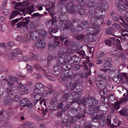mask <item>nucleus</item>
Wrapping results in <instances>:
<instances>
[{"label": "nucleus", "mask_w": 128, "mask_h": 128, "mask_svg": "<svg viewBox=\"0 0 128 128\" xmlns=\"http://www.w3.org/2000/svg\"><path fill=\"white\" fill-rule=\"evenodd\" d=\"M54 91V90L53 89L51 90H46L44 92L45 93V94L44 95L43 94L42 95L44 96H46L47 95L50 94L52 93Z\"/></svg>", "instance_id": "40"}, {"label": "nucleus", "mask_w": 128, "mask_h": 128, "mask_svg": "<svg viewBox=\"0 0 128 128\" xmlns=\"http://www.w3.org/2000/svg\"><path fill=\"white\" fill-rule=\"evenodd\" d=\"M29 12L30 13L32 14L33 12L35 10L34 8L33 5L27 8Z\"/></svg>", "instance_id": "46"}, {"label": "nucleus", "mask_w": 128, "mask_h": 128, "mask_svg": "<svg viewBox=\"0 0 128 128\" xmlns=\"http://www.w3.org/2000/svg\"><path fill=\"white\" fill-rule=\"evenodd\" d=\"M19 13V12L17 10H14L12 14L10 16L9 19H12L15 16L17 15Z\"/></svg>", "instance_id": "33"}, {"label": "nucleus", "mask_w": 128, "mask_h": 128, "mask_svg": "<svg viewBox=\"0 0 128 128\" xmlns=\"http://www.w3.org/2000/svg\"><path fill=\"white\" fill-rule=\"evenodd\" d=\"M18 60L20 61H25L26 62H30V60L26 56H20L18 58Z\"/></svg>", "instance_id": "26"}, {"label": "nucleus", "mask_w": 128, "mask_h": 128, "mask_svg": "<svg viewBox=\"0 0 128 128\" xmlns=\"http://www.w3.org/2000/svg\"><path fill=\"white\" fill-rule=\"evenodd\" d=\"M114 31L113 28L112 27H110L106 30V32L107 34H111Z\"/></svg>", "instance_id": "35"}, {"label": "nucleus", "mask_w": 128, "mask_h": 128, "mask_svg": "<svg viewBox=\"0 0 128 128\" xmlns=\"http://www.w3.org/2000/svg\"><path fill=\"white\" fill-rule=\"evenodd\" d=\"M120 104L119 102L117 101V102H115L114 104L112 105V106L115 110H118L120 108Z\"/></svg>", "instance_id": "25"}, {"label": "nucleus", "mask_w": 128, "mask_h": 128, "mask_svg": "<svg viewBox=\"0 0 128 128\" xmlns=\"http://www.w3.org/2000/svg\"><path fill=\"white\" fill-rule=\"evenodd\" d=\"M65 59L66 63L67 62H70L72 60V56L70 55L66 54Z\"/></svg>", "instance_id": "42"}, {"label": "nucleus", "mask_w": 128, "mask_h": 128, "mask_svg": "<svg viewBox=\"0 0 128 128\" xmlns=\"http://www.w3.org/2000/svg\"><path fill=\"white\" fill-rule=\"evenodd\" d=\"M108 7L106 4L100 2L96 4V7L94 9L90 8L89 10L88 16L89 18H91L90 23L92 25L90 26L89 30L96 34H97L99 32V31L95 27V24L96 23L98 25H101L103 23L104 20L101 16H98V13L100 12H101L102 10H107Z\"/></svg>", "instance_id": "1"}, {"label": "nucleus", "mask_w": 128, "mask_h": 128, "mask_svg": "<svg viewBox=\"0 0 128 128\" xmlns=\"http://www.w3.org/2000/svg\"><path fill=\"white\" fill-rule=\"evenodd\" d=\"M52 38L54 40V42L53 45L54 46H52V45H51V46L52 47H55L56 46H57L58 45L60 44V41H61L62 42L66 38L65 37L56 36H52Z\"/></svg>", "instance_id": "5"}, {"label": "nucleus", "mask_w": 128, "mask_h": 128, "mask_svg": "<svg viewBox=\"0 0 128 128\" xmlns=\"http://www.w3.org/2000/svg\"><path fill=\"white\" fill-rule=\"evenodd\" d=\"M114 42V40L113 38L110 39L109 40H107L104 41V43L105 44L110 46L112 44H113Z\"/></svg>", "instance_id": "22"}, {"label": "nucleus", "mask_w": 128, "mask_h": 128, "mask_svg": "<svg viewBox=\"0 0 128 128\" xmlns=\"http://www.w3.org/2000/svg\"><path fill=\"white\" fill-rule=\"evenodd\" d=\"M87 4L89 8H93L95 6V2L92 0H90L88 2Z\"/></svg>", "instance_id": "21"}, {"label": "nucleus", "mask_w": 128, "mask_h": 128, "mask_svg": "<svg viewBox=\"0 0 128 128\" xmlns=\"http://www.w3.org/2000/svg\"><path fill=\"white\" fill-rule=\"evenodd\" d=\"M20 99V98L18 96L16 95L14 96L13 100L14 102H18Z\"/></svg>", "instance_id": "52"}, {"label": "nucleus", "mask_w": 128, "mask_h": 128, "mask_svg": "<svg viewBox=\"0 0 128 128\" xmlns=\"http://www.w3.org/2000/svg\"><path fill=\"white\" fill-rule=\"evenodd\" d=\"M72 75V71L70 70H66L62 72L61 75L62 79L65 81L66 79L71 77Z\"/></svg>", "instance_id": "4"}, {"label": "nucleus", "mask_w": 128, "mask_h": 128, "mask_svg": "<svg viewBox=\"0 0 128 128\" xmlns=\"http://www.w3.org/2000/svg\"><path fill=\"white\" fill-rule=\"evenodd\" d=\"M28 58L30 60V61H32L34 60H37L36 56L35 55H33L30 58Z\"/></svg>", "instance_id": "60"}, {"label": "nucleus", "mask_w": 128, "mask_h": 128, "mask_svg": "<svg viewBox=\"0 0 128 128\" xmlns=\"http://www.w3.org/2000/svg\"><path fill=\"white\" fill-rule=\"evenodd\" d=\"M58 30L56 29L53 28H50L49 29V33L50 34H51L52 32L56 33L58 32Z\"/></svg>", "instance_id": "48"}, {"label": "nucleus", "mask_w": 128, "mask_h": 128, "mask_svg": "<svg viewBox=\"0 0 128 128\" xmlns=\"http://www.w3.org/2000/svg\"><path fill=\"white\" fill-rule=\"evenodd\" d=\"M4 81L6 82L8 85L12 86L13 84V82H10V81L8 80L7 78H3V80L1 81V84H5V83L4 82Z\"/></svg>", "instance_id": "24"}, {"label": "nucleus", "mask_w": 128, "mask_h": 128, "mask_svg": "<svg viewBox=\"0 0 128 128\" xmlns=\"http://www.w3.org/2000/svg\"><path fill=\"white\" fill-rule=\"evenodd\" d=\"M65 3L64 0H61V1L58 3V4L59 6H62L63 5H64Z\"/></svg>", "instance_id": "64"}, {"label": "nucleus", "mask_w": 128, "mask_h": 128, "mask_svg": "<svg viewBox=\"0 0 128 128\" xmlns=\"http://www.w3.org/2000/svg\"><path fill=\"white\" fill-rule=\"evenodd\" d=\"M66 64H64L63 66V69L66 70H70L72 68L71 66H70V65H66Z\"/></svg>", "instance_id": "50"}, {"label": "nucleus", "mask_w": 128, "mask_h": 128, "mask_svg": "<svg viewBox=\"0 0 128 128\" xmlns=\"http://www.w3.org/2000/svg\"><path fill=\"white\" fill-rule=\"evenodd\" d=\"M72 113H73L74 117H76L78 118H80L81 116H80L78 114V111L76 109L72 110Z\"/></svg>", "instance_id": "36"}, {"label": "nucleus", "mask_w": 128, "mask_h": 128, "mask_svg": "<svg viewBox=\"0 0 128 128\" xmlns=\"http://www.w3.org/2000/svg\"><path fill=\"white\" fill-rule=\"evenodd\" d=\"M35 46L37 48L43 49L46 46L45 41L43 40L39 39L36 43Z\"/></svg>", "instance_id": "6"}, {"label": "nucleus", "mask_w": 128, "mask_h": 128, "mask_svg": "<svg viewBox=\"0 0 128 128\" xmlns=\"http://www.w3.org/2000/svg\"><path fill=\"white\" fill-rule=\"evenodd\" d=\"M79 54H80L82 56H84L86 55L84 51L83 50H80L79 52Z\"/></svg>", "instance_id": "62"}, {"label": "nucleus", "mask_w": 128, "mask_h": 128, "mask_svg": "<svg viewBox=\"0 0 128 128\" xmlns=\"http://www.w3.org/2000/svg\"><path fill=\"white\" fill-rule=\"evenodd\" d=\"M84 41L86 42H94L96 40V38L92 35L88 36L86 35L84 39Z\"/></svg>", "instance_id": "9"}, {"label": "nucleus", "mask_w": 128, "mask_h": 128, "mask_svg": "<svg viewBox=\"0 0 128 128\" xmlns=\"http://www.w3.org/2000/svg\"><path fill=\"white\" fill-rule=\"evenodd\" d=\"M30 37L32 39L36 40L40 37L39 32L36 30L32 32L30 34Z\"/></svg>", "instance_id": "8"}, {"label": "nucleus", "mask_w": 128, "mask_h": 128, "mask_svg": "<svg viewBox=\"0 0 128 128\" xmlns=\"http://www.w3.org/2000/svg\"><path fill=\"white\" fill-rule=\"evenodd\" d=\"M80 92H78L75 93V95L74 97V98L76 100H75L74 102H80V98L81 97V94Z\"/></svg>", "instance_id": "17"}, {"label": "nucleus", "mask_w": 128, "mask_h": 128, "mask_svg": "<svg viewBox=\"0 0 128 128\" xmlns=\"http://www.w3.org/2000/svg\"><path fill=\"white\" fill-rule=\"evenodd\" d=\"M99 92L101 96H105L107 94L106 90H104V89L100 90Z\"/></svg>", "instance_id": "43"}, {"label": "nucleus", "mask_w": 128, "mask_h": 128, "mask_svg": "<svg viewBox=\"0 0 128 128\" xmlns=\"http://www.w3.org/2000/svg\"><path fill=\"white\" fill-rule=\"evenodd\" d=\"M13 46V43L12 42L8 43L5 44L4 42L0 43V47L1 48H8L12 46Z\"/></svg>", "instance_id": "14"}, {"label": "nucleus", "mask_w": 128, "mask_h": 128, "mask_svg": "<svg viewBox=\"0 0 128 128\" xmlns=\"http://www.w3.org/2000/svg\"><path fill=\"white\" fill-rule=\"evenodd\" d=\"M103 116V114H100L99 115H96L95 116L93 117L92 118V120L94 121H93V122H96L97 123H98V121L97 120L99 119L102 118L101 117Z\"/></svg>", "instance_id": "27"}, {"label": "nucleus", "mask_w": 128, "mask_h": 128, "mask_svg": "<svg viewBox=\"0 0 128 128\" xmlns=\"http://www.w3.org/2000/svg\"><path fill=\"white\" fill-rule=\"evenodd\" d=\"M51 15L52 16V19L51 20L52 21V25H53L54 24V22H56L57 21L56 17L55 16H53V14H52L50 13Z\"/></svg>", "instance_id": "44"}, {"label": "nucleus", "mask_w": 128, "mask_h": 128, "mask_svg": "<svg viewBox=\"0 0 128 128\" xmlns=\"http://www.w3.org/2000/svg\"><path fill=\"white\" fill-rule=\"evenodd\" d=\"M23 89L20 92L21 94L22 95L26 94L27 93L30 92V90H28V89L26 88H25Z\"/></svg>", "instance_id": "41"}, {"label": "nucleus", "mask_w": 128, "mask_h": 128, "mask_svg": "<svg viewBox=\"0 0 128 128\" xmlns=\"http://www.w3.org/2000/svg\"><path fill=\"white\" fill-rule=\"evenodd\" d=\"M84 36L83 35H77L74 36V38L77 40H82L84 38Z\"/></svg>", "instance_id": "49"}, {"label": "nucleus", "mask_w": 128, "mask_h": 128, "mask_svg": "<svg viewBox=\"0 0 128 128\" xmlns=\"http://www.w3.org/2000/svg\"><path fill=\"white\" fill-rule=\"evenodd\" d=\"M39 32L40 35L42 37H45L48 35V33L47 32L44 30H39Z\"/></svg>", "instance_id": "28"}, {"label": "nucleus", "mask_w": 128, "mask_h": 128, "mask_svg": "<svg viewBox=\"0 0 128 128\" xmlns=\"http://www.w3.org/2000/svg\"><path fill=\"white\" fill-rule=\"evenodd\" d=\"M106 81L104 82L100 81L97 84V86L100 88L102 89H104L106 88Z\"/></svg>", "instance_id": "15"}, {"label": "nucleus", "mask_w": 128, "mask_h": 128, "mask_svg": "<svg viewBox=\"0 0 128 128\" xmlns=\"http://www.w3.org/2000/svg\"><path fill=\"white\" fill-rule=\"evenodd\" d=\"M92 98L93 97H90L87 99L86 101L87 102V104L88 105L90 108H91V106H93Z\"/></svg>", "instance_id": "29"}, {"label": "nucleus", "mask_w": 128, "mask_h": 128, "mask_svg": "<svg viewBox=\"0 0 128 128\" xmlns=\"http://www.w3.org/2000/svg\"><path fill=\"white\" fill-rule=\"evenodd\" d=\"M67 117L65 116V118H62V120H61L63 124L67 128H71V126L70 123L72 122L71 121H70L69 119L66 118Z\"/></svg>", "instance_id": "7"}, {"label": "nucleus", "mask_w": 128, "mask_h": 128, "mask_svg": "<svg viewBox=\"0 0 128 128\" xmlns=\"http://www.w3.org/2000/svg\"><path fill=\"white\" fill-rule=\"evenodd\" d=\"M25 85L22 83V82H20L18 86V88L17 89H23L25 88Z\"/></svg>", "instance_id": "45"}, {"label": "nucleus", "mask_w": 128, "mask_h": 128, "mask_svg": "<svg viewBox=\"0 0 128 128\" xmlns=\"http://www.w3.org/2000/svg\"><path fill=\"white\" fill-rule=\"evenodd\" d=\"M73 60L74 63L78 62L80 61V59L79 57L74 56H72V60Z\"/></svg>", "instance_id": "37"}, {"label": "nucleus", "mask_w": 128, "mask_h": 128, "mask_svg": "<svg viewBox=\"0 0 128 128\" xmlns=\"http://www.w3.org/2000/svg\"><path fill=\"white\" fill-rule=\"evenodd\" d=\"M50 102L52 105L51 106H53V108H52L50 107H49V108L50 110H54L53 108H54V106H56V105L57 104L58 102V100H57V98L56 97L54 98H52L50 101Z\"/></svg>", "instance_id": "11"}, {"label": "nucleus", "mask_w": 128, "mask_h": 128, "mask_svg": "<svg viewBox=\"0 0 128 128\" xmlns=\"http://www.w3.org/2000/svg\"><path fill=\"white\" fill-rule=\"evenodd\" d=\"M44 90V85L41 83H38L35 85V88L34 90V92L37 95H42V92Z\"/></svg>", "instance_id": "3"}, {"label": "nucleus", "mask_w": 128, "mask_h": 128, "mask_svg": "<svg viewBox=\"0 0 128 128\" xmlns=\"http://www.w3.org/2000/svg\"><path fill=\"white\" fill-rule=\"evenodd\" d=\"M86 101L87 99L83 100H80V102H80L81 103H82L84 106H86V104H87V102Z\"/></svg>", "instance_id": "57"}, {"label": "nucleus", "mask_w": 128, "mask_h": 128, "mask_svg": "<svg viewBox=\"0 0 128 128\" xmlns=\"http://www.w3.org/2000/svg\"><path fill=\"white\" fill-rule=\"evenodd\" d=\"M82 67V65L80 64H74L73 65L72 68L74 70H78L80 67Z\"/></svg>", "instance_id": "47"}, {"label": "nucleus", "mask_w": 128, "mask_h": 128, "mask_svg": "<svg viewBox=\"0 0 128 128\" xmlns=\"http://www.w3.org/2000/svg\"><path fill=\"white\" fill-rule=\"evenodd\" d=\"M66 54H63L60 56L58 59V62L60 63L64 64H66L65 59Z\"/></svg>", "instance_id": "13"}, {"label": "nucleus", "mask_w": 128, "mask_h": 128, "mask_svg": "<svg viewBox=\"0 0 128 128\" xmlns=\"http://www.w3.org/2000/svg\"><path fill=\"white\" fill-rule=\"evenodd\" d=\"M48 74V73L46 71L44 70L43 71V74L44 77L47 78L50 80H55V79L52 77L49 76Z\"/></svg>", "instance_id": "23"}, {"label": "nucleus", "mask_w": 128, "mask_h": 128, "mask_svg": "<svg viewBox=\"0 0 128 128\" xmlns=\"http://www.w3.org/2000/svg\"><path fill=\"white\" fill-rule=\"evenodd\" d=\"M66 8L68 11L70 12H72V2L68 3L66 4Z\"/></svg>", "instance_id": "31"}, {"label": "nucleus", "mask_w": 128, "mask_h": 128, "mask_svg": "<svg viewBox=\"0 0 128 128\" xmlns=\"http://www.w3.org/2000/svg\"><path fill=\"white\" fill-rule=\"evenodd\" d=\"M80 24L82 26L84 27V28L86 27H88L89 26L88 22L85 20L83 21Z\"/></svg>", "instance_id": "38"}, {"label": "nucleus", "mask_w": 128, "mask_h": 128, "mask_svg": "<svg viewBox=\"0 0 128 128\" xmlns=\"http://www.w3.org/2000/svg\"><path fill=\"white\" fill-rule=\"evenodd\" d=\"M107 121L106 119H101L100 120V123L102 125H104L106 124Z\"/></svg>", "instance_id": "54"}, {"label": "nucleus", "mask_w": 128, "mask_h": 128, "mask_svg": "<svg viewBox=\"0 0 128 128\" xmlns=\"http://www.w3.org/2000/svg\"><path fill=\"white\" fill-rule=\"evenodd\" d=\"M70 95H69L68 96L66 95H65L63 96V97L61 98V100L62 102H64L65 101H67L68 102H70L68 101V100L70 101V100H71L72 98H70L71 96H70Z\"/></svg>", "instance_id": "19"}, {"label": "nucleus", "mask_w": 128, "mask_h": 128, "mask_svg": "<svg viewBox=\"0 0 128 128\" xmlns=\"http://www.w3.org/2000/svg\"><path fill=\"white\" fill-rule=\"evenodd\" d=\"M29 17H26L24 18L23 20H26L25 22L22 21L23 23L22 26L24 27H26V24H28L29 22Z\"/></svg>", "instance_id": "30"}, {"label": "nucleus", "mask_w": 128, "mask_h": 128, "mask_svg": "<svg viewBox=\"0 0 128 128\" xmlns=\"http://www.w3.org/2000/svg\"><path fill=\"white\" fill-rule=\"evenodd\" d=\"M74 9V10H75V11L77 12H78V13H79V14H81L84 17L85 16L86 14V11L85 10L82 9H81L79 11L78 9V7L76 6H73Z\"/></svg>", "instance_id": "12"}, {"label": "nucleus", "mask_w": 128, "mask_h": 128, "mask_svg": "<svg viewBox=\"0 0 128 128\" xmlns=\"http://www.w3.org/2000/svg\"><path fill=\"white\" fill-rule=\"evenodd\" d=\"M120 18V16H114L112 18V20L115 22H117L118 21Z\"/></svg>", "instance_id": "53"}, {"label": "nucleus", "mask_w": 128, "mask_h": 128, "mask_svg": "<svg viewBox=\"0 0 128 128\" xmlns=\"http://www.w3.org/2000/svg\"><path fill=\"white\" fill-rule=\"evenodd\" d=\"M113 56H118L119 57H121L122 58L124 59L126 58L125 55L124 54H122L121 56H120V54H117L116 53H115L113 54Z\"/></svg>", "instance_id": "51"}, {"label": "nucleus", "mask_w": 128, "mask_h": 128, "mask_svg": "<svg viewBox=\"0 0 128 128\" xmlns=\"http://www.w3.org/2000/svg\"><path fill=\"white\" fill-rule=\"evenodd\" d=\"M84 126V128H92L91 125L89 123H87Z\"/></svg>", "instance_id": "61"}, {"label": "nucleus", "mask_w": 128, "mask_h": 128, "mask_svg": "<svg viewBox=\"0 0 128 128\" xmlns=\"http://www.w3.org/2000/svg\"><path fill=\"white\" fill-rule=\"evenodd\" d=\"M29 100L27 98H24L20 101V105L21 106H26Z\"/></svg>", "instance_id": "18"}, {"label": "nucleus", "mask_w": 128, "mask_h": 128, "mask_svg": "<svg viewBox=\"0 0 128 128\" xmlns=\"http://www.w3.org/2000/svg\"><path fill=\"white\" fill-rule=\"evenodd\" d=\"M36 7L38 8L39 10H41L42 9V4H38L36 6Z\"/></svg>", "instance_id": "63"}, {"label": "nucleus", "mask_w": 128, "mask_h": 128, "mask_svg": "<svg viewBox=\"0 0 128 128\" xmlns=\"http://www.w3.org/2000/svg\"><path fill=\"white\" fill-rule=\"evenodd\" d=\"M125 1L126 4L122 2L118 3L117 8L120 11L124 10L127 11V12L125 14V18L128 22V0H125Z\"/></svg>", "instance_id": "2"}, {"label": "nucleus", "mask_w": 128, "mask_h": 128, "mask_svg": "<svg viewBox=\"0 0 128 128\" xmlns=\"http://www.w3.org/2000/svg\"><path fill=\"white\" fill-rule=\"evenodd\" d=\"M33 76L35 78L37 79H40L42 77V75L39 74H34Z\"/></svg>", "instance_id": "55"}, {"label": "nucleus", "mask_w": 128, "mask_h": 128, "mask_svg": "<svg viewBox=\"0 0 128 128\" xmlns=\"http://www.w3.org/2000/svg\"><path fill=\"white\" fill-rule=\"evenodd\" d=\"M116 42L117 48L119 50H122V48L120 45V40L118 39H116Z\"/></svg>", "instance_id": "34"}, {"label": "nucleus", "mask_w": 128, "mask_h": 128, "mask_svg": "<svg viewBox=\"0 0 128 128\" xmlns=\"http://www.w3.org/2000/svg\"><path fill=\"white\" fill-rule=\"evenodd\" d=\"M24 37L23 36H18L16 38V40L18 41L19 42H21L23 41V38Z\"/></svg>", "instance_id": "59"}, {"label": "nucleus", "mask_w": 128, "mask_h": 128, "mask_svg": "<svg viewBox=\"0 0 128 128\" xmlns=\"http://www.w3.org/2000/svg\"><path fill=\"white\" fill-rule=\"evenodd\" d=\"M27 68L28 72H31L32 71L33 68L32 67L29 65L28 64H27Z\"/></svg>", "instance_id": "56"}, {"label": "nucleus", "mask_w": 128, "mask_h": 128, "mask_svg": "<svg viewBox=\"0 0 128 128\" xmlns=\"http://www.w3.org/2000/svg\"><path fill=\"white\" fill-rule=\"evenodd\" d=\"M102 67L104 68H106L110 70V68H112V66L110 62L106 60V63H104Z\"/></svg>", "instance_id": "20"}, {"label": "nucleus", "mask_w": 128, "mask_h": 128, "mask_svg": "<svg viewBox=\"0 0 128 128\" xmlns=\"http://www.w3.org/2000/svg\"><path fill=\"white\" fill-rule=\"evenodd\" d=\"M23 124L25 128H32L34 126V124L32 122H25Z\"/></svg>", "instance_id": "16"}, {"label": "nucleus", "mask_w": 128, "mask_h": 128, "mask_svg": "<svg viewBox=\"0 0 128 128\" xmlns=\"http://www.w3.org/2000/svg\"><path fill=\"white\" fill-rule=\"evenodd\" d=\"M92 101L93 106L96 105L98 103V101L96 100L95 98L93 97L92 98Z\"/></svg>", "instance_id": "58"}, {"label": "nucleus", "mask_w": 128, "mask_h": 128, "mask_svg": "<svg viewBox=\"0 0 128 128\" xmlns=\"http://www.w3.org/2000/svg\"><path fill=\"white\" fill-rule=\"evenodd\" d=\"M22 53L21 50L19 48H17L14 49L12 50V55L13 58L14 57H16L17 55L19 54H22Z\"/></svg>", "instance_id": "10"}, {"label": "nucleus", "mask_w": 128, "mask_h": 128, "mask_svg": "<svg viewBox=\"0 0 128 128\" xmlns=\"http://www.w3.org/2000/svg\"><path fill=\"white\" fill-rule=\"evenodd\" d=\"M62 70L61 67L60 66H58L57 65L55 66L54 68V70L55 72H58V73L61 71Z\"/></svg>", "instance_id": "32"}, {"label": "nucleus", "mask_w": 128, "mask_h": 128, "mask_svg": "<svg viewBox=\"0 0 128 128\" xmlns=\"http://www.w3.org/2000/svg\"><path fill=\"white\" fill-rule=\"evenodd\" d=\"M128 100V98L127 97L122 98L121 100L119 101L120 104H122L125 103Z\"/></svg>", "instance_id": "39"}]
</instances>
